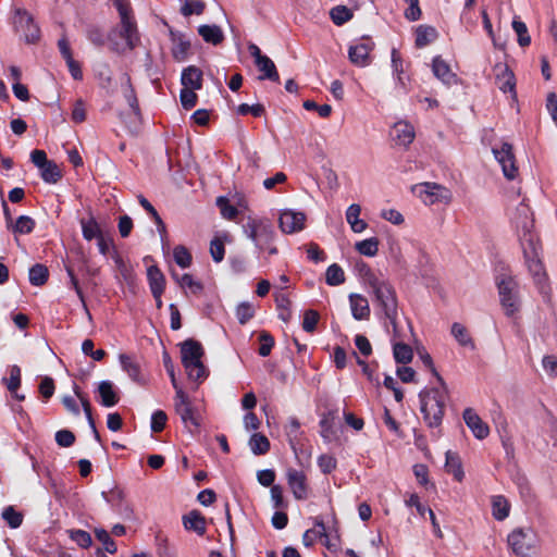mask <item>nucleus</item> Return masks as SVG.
Wrapping results in <instances>:
<instances>
[{
  "label": "nucleus",
  "mask_w": 557,
  "mask_h": 557,
  "mask_svg": "<svg viewBox=\"0 0 557 557\" xmlns=\"http://www.w3.org/2000/svg\"><path fill=\"white\" fill-rule=\"evenodd\" d=\"M198 34L206 42L215 46L224 40V34L218 25H200L198 27Z\"/></svg>",
  "instance_id": "7c9ffc66"
},
{
  "label": "nucleus",
  "mask_w": 557,
  "mask_h": 557,
  "mask_svg": "<svg viewBox=\"0 0 557 557\" xmlns=\"http://www.w3.org/2000/svg\"><path fill=\"white\" fill-rule=\"evenodd\" d=\"M529 240H530L531 248H530V250H527V249L524 250L527 265H528L530 273L532 274V276L534 278V282L539 286L544 287V285L547 281V275H546L544 265L542 263L541 256H540L537 248L533 245L532 239H529Z\"/></svg>",
  "instance_id": "4468645a"
},
{
  "label": "nucleus",
  "mask_w": 557,
  "mask_h": 557,
  "mask_svg": "<svg viewBox=\"0 0 557 557\" xmlns=\"http://www.w3.org/2000/svg\"><path fill=\"white\" fill-rule=\"evenodd\" d=\"M95 535L97 540L102 543L103 548L108 553L114 554L116 552V545L114 541L110 537L109 533L104 529H96Z\"/></svg>",
  "instance_id": "5fc2aeb1"
},
{
  "label": "nucleus",
  "mask_w": 557,
  "mask_h": 557,
  "mask_svg": "<svg viewBox=\"0 0 557 557\" xmlns=\"http://www.w3.org/2000/svg\"><path fill=\"white\" fill-rule=\"evenodd\" d=\"M393 332V356L397 363L407 364L412 359V349L405 343L411 330L406 318L398 311L394 290L385 287V330Z\"/></svg>",
  "instance_id": "f257e3e1"
},
{
  "label": "nucleus",
  "mask_w": 557,
  "mask_h": 557,
  "mask_svg": "<svg viewBox=\"0 0 557 557\" xmlns=\"http://www.w3.org/2000/svg\"><path fill=\"white\" fill-rule=\"evenodd\" d=\"M259 339H260V347H259L260 356H262V357L269 356L271 352V349L274 345L273 337L269 333L262 332L259 336Z\"/></svg>",
  "instance_id": "680f3d73"
},
{
  "label": "nucleus",
  "mask_w": 557,
  "mask_h": 557,
  "mask_svg": "<svg viewBox=\"0 0 557 557\" xmlns=\"http://www.w3.org/2000/svg\"><path fill=\"white\" fill-rule=\"evenodd\" d=\"M166 413L162 410H157L151 416V430L156 433L161 432L166 423Z\"/></svg>",
  "instance_id": "e2e57ef3"
},
{
  "label": "nucleus",
  "mask_w": 557,
  "mask_h": 557,
  "mask_svg": "<svg viewBox=\"0 0 557 557\" xmlns=\"http://www.w3.org/2000/svg\"><path fill=\"white\" fill-rule=\"evenodd\" d=\"M509 504L504 496L497 495L493 497L492 513L496 520L502 521L506 519L509 515Z\"/></svg>",
  "instance_id": "e433bc0d"
},
{
  "label": "nucleus",
  "mask_w": 557,
  "mask_h": 557,
  "mask_svg": "<svg viewBox=\"0 0 557 557\" xmlns=\"http://www.w3.org/2000/svg\"><path fill=\"white\" fill-rule=\"evenodd\" d=\"M119 12L120 24L108 34L110 49L117 53L133 50L139 45L140 37L132 8L127 0H111Z\"/></svg>",
  "instance_id": "f03ea898"
},
{
  "label": "nucleus",
  "mask_w": 557,
  "mask_h": 557,
  "mask_svg": "<svg viewBox=\"0 0 557 557\" xmlns=\"http://www.w3.org/2000/svg\"><path fill=\"white\" fill-rule=\"evenodd\" d=\"M147 275L151 293L156 299H159L165 287L164 276L162 272L154 265L148 268Z\"/></svg>",
  "instance_id": "bb28decb"
},
{
  "label": "nucleus",
  "mask_w": 557,
  "mask_h": 557,
  "mask_svg": "<svg viewBox=\"0 0 557 557\" xmlns=\"http://www.w3.org/2000/svg\"><path fill=\"white\" fill-rule=\"evenodd\" d=\"M35 220L28 215H21L10 227L15 234H29L35 228Z\"/></svg>",
  "instance_id": "37998d69"
},
{
  "label": "nucleus",
  "mask_w": 557,
  "mask_h": 557,
  "mask_svg": "<svg viewBox=\"0 0 557 557\" xmlns=\"http://www.w3.org/2000/svg\"><path fill=\"white\" fill-rule=\"evenodd\" d=\"M244 234L253 243L259 252L275 239V231L270 220L257 215H247L243 224Z\"/></svg>",
  "instance_id": "20e7f679"
},
{
  "label": "nucleus",
  "mask_w": 557,
  "mask_h": 557,
  "mask_svg": "<svg viewBox=\"0 0 557 557\" xmlns=\"http://www.w3.org/2000/svg\"><path fill=\"white\" fill-rule=\"evenodd\" d=\"M440 385V387L425 389L419 394L420 409L424 421L430 428L440 426L444 417L447 389L444 382Z\"/></svg>",
  "instance_id": "7ed1b4c3"
},
{
  "label": "nucleus",
  "mask_w": 557,
  "mask_h": 557,
  "mask_svg": "<svg viewBox=\"0 0 557 557\" xmlns=\"http://www.w3.org/2000/svg\"><path fill=\"white\" fill-rule=\"evenodd\" d=\"M492 152L502 168L503 174L507 180L516 178L518 168L516 165V158L512 151V146L508 143L502 141L492 148Z\"/></svg>",
  "instance_id": "9d476101"
},
{
  "label": "nucleus",
  "mask_w": 557,
  "mask_h": 557,
  "mask_svg": "<svg viewBox=\"0 0 557 557\" xmlns=\"http://www.w3.org/2000/svg\"><path fill=\"white\" fill-rule=\"evenodd\" d=\"M205 10V3L200 0H185L181 12L185 16H189L191 14H201Z\"/></svg>",
  "instance_id": "3c124183"
},
{
  "label": "nucleus",
  "mask_w": 557,
  "mask_h": 557,
  "mask_svg": "<svg viewBox=\"0 0 557 557\" xmlns=\"http://www.w3.org/2000/svg\"><path fill=\"white\" fill-rule=\"evenodd\" d=\"M174 409L175 412L180 416L184 426L189 432H194L199 428V413L184 391H178V393H175Z\"/></svg>",
  "instance_id": "6e6552de"
},
{
  "label": "nucleus",
  "mask_w": 557,
  "mask_h": 557,
  "mask_svg": "<svg viewBox=\"0 0 557 557\" xmlns=\"http://www.w3.org/2000/svg\"><path fill=\"white\" fill-rule=\"evenodd\" d=\"M158 554L161 557H174V554L170 547V543L166 536L157 535L156 537Z\"/></svg>",
  "instance_id": "338daca9"
},
{
  "label": "nucleus",
  "mask_w": 557,
  "mask_h": 557,
  "mask_svg": "<svg viewBox=\"0 0 557 557\" xmlns=\"http://www.w3.org/2000/svg\"><path fill=\"white\" fill-rule=\"evenodd\" d=\"M330 16L337 26L345 24L352 17V11L345 5H337L331 9Z\"/></svg>",
  "instance_id": "a19ab883"
},
{
  "label": "nucleus",
  "mask_w": 557,
  "mask_h": 557,
  "mask_svg": "<svg viewBox=\"0 0 557 557\" xmlns=\"http://www.w3.org/2000/svg\"><path fill=\"white\" fill-rule=\"evenodd\" d=\"M361 208L357 203H352L346 211V220L355 233H361L366 230L367 224L363 220L359 219Z\"/></svg>",
  "instance_id": "473e14b6"
},
{
  "label": "nucleus",
  "mask_w": 557,
  "mask_h": 557,
  "mask_svg": "<svg viewBox=\"0 0 557 557\" xmlns=\"http://www.w3.org/2000/svg\"><path fill=\"white\" fill-rule=\"evenodd\" d=\"M183 525L187 531H194L198 535H203L206 532L205 518L196 510L183 516Z\"/></svg>",
  "instance_id": "cd10ccee"
},
{
  "label": "nucleus",
  "mask_w": 557,
  "mask_h": 557,
  "mask_svg": "<svg viewBox=\"0 0 557 557\" xmlns=\"http://www.w3.org/2000/svg\"><path fill=\"white\" fill-rule=\"evenodd\" d=\"M173 258L176 264L183 269L189 268L191 264V255L184 246H176L174 248Z\"/></svg>",
  "instance_id": "de8ad7c7"
},
{
  "label": "nucleus",
  "mask_w": 557,
  "mask_h": 557,
  "mask_svg": "<svg viewBox=\"0 0 557 557\" xmlns=\"http://www.w3.org/2000/svg\"><path fill=\"white\" fill-rule=\"evenodd\" d=\"M248 51L255 59V63L258 70L262 72V75L259 76L260 79L280 82V76L274 62L269 57L262 54L260 48L257 45L250 44L248 46Z\"/></svg>",
  "instance_id": "f8f14e48"
},
{
  "label": "nucleus",
  "mask_w": 557,
  "mask_h": 557,
  "mask_svg": "<svg viewBox=\"0 0 557 557\" xmlns=\"http://www.w3.org/2000/svg\"><path fill=\"white\" fill-rule=\"evenodd\" d=\"M432 71L436 78L445 85H453L457 81L456 74L450 66L441 57H435L432 61Z\"/></svg>",
  "instance_id": "5701e85b"
},
{
  "label": "nucleus",
  "mask_w": 557,
  "mask_h": 557,
  "mask_svg": "<svg viewBox=\"0 0 557 557\" xmlns=\"http://www.w3.org/2000/svg\"><path fill=\"white\" fill-rule=\"evenodd\" d=\"M122 369L127 373L129 379L136 383L144 384L145 377L141 373L140 363L132 356L121 354L119 356Z\"/></svg>",
  "instance_id": "4be33fe9"
},
{
  "label": "nucleus",
  "mask_w": 557,
  "mask_h": 557,
  "mask_svg": "<svg viewBox=\"0 0 557 557\" xmlns=\"http://www.w3.org/2000/svg\"><path fill=\"white\" fill-rule=\"evenodd\" d=\"M413 473L420 485L424 487H434V484L429 480V469L425 465L419 463L413 466Z\"/></svg>",
  "instance_id": "6e6d98bb"
},
{
  "label": "nucleus",
  "mask_w": 557,
  "mask_h": 557,
  "mask_svg": "<svg viewBox=\"0 0 557 557\" xmlns=\"http://www.w3.org/2000/svg\"><path fill=\"white\" fill-rule=\"evenodd\" d=\"M14 26L21 32L28 44L36 42L40 37L39 27L35 24L33 16L24 9H16Z\"/></svg>",
  "instance_id": "9b49d317"
},
{
  "label": "nucleus",
  "mask_w": 557,
  "mask_h": 557,
  "mask_svg": "<svg viewBox=\"0 0 557 557\" xmlns=\"http://www.w3.org/2000/svg\"><path fill=\"white\" fill-rule=\"evenodd\" d=\"M41 178L48 184H55L61 178V172L58 165L49 161L42 168H40Z\"/></svg>",
  "instance_id": "c03bdc74"
},
{
  "label": "nucleus",
  "mask_w": 557,
  "mask_h": 557,
  "mask_svg": "<svg viewBox=\"0 0 557 557\" xmlns=\"http://www.w3.org/2000/svg\"><path fill=\"white\" fill-rule=\"evenodd\" d=\"M121 84L123 87L124 97H125L128 106L131 107V109L134 111L135 114H138V112H139L138 101H137L135 91L133 89V86L131 84V77L128 74L122 75Z\"/></svg>",
  "instance_id": "c9c22d12"
},
{
  "label": "nucleus",
  "mask_w": 557,
  "mask_h": 557,
  "mask_svg": "<svg viewBox=\"0 0 557 557\" xmlns=\"http://www.w3.org/2000/svg\"><path fill=\"white\" fill-rule=\"evenodd\" d=\"M407 9L405 10V16L409 21H417L421 17V10L419 7V0H405Z\"/></svg>",
  "instance_id": "0e129e2a"
},
{
  "label": "nucleus",
  "mask_w": 557,
  "mask_h": 557,
  "mask_svg": "<svg viewBox=\"0 0 557 557\" xmlns=\"http://www.w3.org/2000/svg\"><path fill=\"white\" fill-rule=\"evenodd\" d=\"M349 302L351 308L352 317L356 320H363L369 317L370 308L368 300L358 294H351L349 296Z\"/></svg>",
  "instance_id": "c85d7f7f"
},
{
  "label": "nucleus",
  "mask_w": 557,
  "mask_h": 557,
  "mask_svg": "<svg viewBox=\"0 0 557 557\" xmlns=\"http://www.w3.org/2000/svg\"><path fill=\"white\" fill-rule=\"evenodd\" d=\"M451 335L461 346L474 348L473 341L462 324L454 323L451 325Z\"/></svg>",
  "instance_id": "ea45409f"
},
{
  "label": "nucleus",
  "mask_w": 557,
  "mask_h": 557,
  "mask_svg": "<svg viewBox=\"0 0 557 557\" xmlns=\"http://www.w3.org/2000/svg\"><path fill=\"white\" fill-rule=\"evenodd\" d=\"M356 249L361 255L372 257L379 250V240L375 238H369V239L361 240L356 244Z\"/></svg>",
  "instance_id": "49530a36"
},
{
  "label": "nucleus",
  "mask_w": 557,
  "mask_h": 557,
  "mask_svg": "<svg viewBox=\"0 0 557 557\" xmlns=\"http://www.w3.org/2000/svg\"><path fill=\"white\" fill-rule=\"evenodd\" d=\"M172 275H173L174 280L183 288L188 287L194 293L201 289V285L198 282H196L190 274L185 273V274L178 276L177 274L173 273Z\"/></svg>",
  "instance_id": "13d9d810"
},
{
  "label": "nucleus",
  "mask_w": 557,
  "mask_h": 557,
  "mask_svg": "<svg viewBox=\"0 0 557 557\" xmlns=\"http://www.w3.org/2000/svg\"><path fill=\"white\" fill-rule=\"evenodd\" d=\"M255 314V308L250 302H242L236 308V317L240 324L247 323Z\"/></svg>",
  "instance_id": "8fccbe9b"
},
{
  "label": "nucleus",
  "mask_w": 557,
  "mask_h": 557,
  "mask_svg": "<svg viewBox=\"0 0 557 557\" xmlns=\"http://www.w3.org/2000/svg\"><path fill=\"white\" fill-rule=\"evenodd\" d=\"M319 319H320V315L315 310L310 309V310L305 311L302 329L308 333H312L317 327Z\"/></svg>",
  "instance_id": "4d7b16f0"
},
{
  "label": "nucleus",
  "mask_w": 557,
  "mask_h": 557,
  "mask_svg": "<svg viewBox=\"0 0 557 557\" xmlns=\"http://www.w3.org/2000/svg\"><path fill=\"white\" fill-rule=\"evenodd\" d=\"M392 70L400 89L406 90L409 82V76L407 75V66L399 52L395 49L392 51Z\"/></svg>",
  "instance_id": "b1692460"
},
{
  "label": "nucleus",
  "mask_w": 557,
  "mask_h": 557,
  "mask_svg": "<svg viewBox=\"0 0 557 557\" xmlns=\"http://www.w3.org/2000/svg\"><path fill=\"white\" fill-rule=\"evenodd\" d=\"M197 89H190V88H182L181 90V103L186 109L189 110L194 108L197 103Z\"/></svg>",
  "instance_id": "bf43d9fd"
},
{
  "label": "nucleus",
  "mask_w": 557,
  "mask_h": 557,
  "mask_svg": "<svg viewBox=\"0 0 557 557\" xmlns=\"http://www.w3.org/2000/svg\"><path fill=\"white\" fill-rule=\"evenodd\" d=\"M71 539L82 548H88L92 544L91 536L84 530H75L71 532Z\"/></svg>",
  "instance_id": "052dcab7"
},
{
  "label": "nucleus",
  "mask_w": 557,
  "mask_h": 557,
  "mask_svg": "<svg viewBox=\"0 0 557 557\" xmlns=\"http://www.w3.org/2000/svg\"><path fill=\"white\" fill-rule=\"evenodd\" d=\"M392 141L400 147H407L414 139L413 126L405 121H399L394 124L389 132Z\"/></svg>",
  "instance_id": "f3484780"
},
{
  "label": "nucleus",
  "mask_w": 557,
  "mask_h": 557,
  "mask_svg": "<svg viewBox=\"0 0 557 557\" xmlns=\"http://www.w3.org/2000/svg\"><path fill=\"white\" fill-rule=\"evenodd\" d=\"M372 47L370 42L362 40L352 46L348 50V57L352 64L357 66H367L370 63V52Z\"/></svg>",
  "instance_id": "aec40b11"
},
{
  "label": "nucleus",
  "mask_w": 557,
  "mask_h": 557,
  "mask_svg": "<svg viewBox=\"0 0 557 557\" xmlns=\"http://www.w3.org/2000/svg\"><path fill=\"white\" fill-rule=\"evenodd\" d=\"M81 226L83 237L88 242L92 239L97 240L99 237L103 235V232L99 223L96 221L94 216H90L88 219H82Z\"/></svg>",
  "instance_id": "2f4dec72"
},
{
  "label": "nucleus",
  "mask_w": 557,
  "mask_h": 557,
  "mask_svg": "<svg viewBox=\"0 0 557 557\" xmlns=\"http://www.w3.org/2000/svg\"><path fill=\"white\" fill-rule=\"evenodd\" d=\"M306 214L304 212L286 209L281 212L278 225L283 233L293 234L305 228Z\"/></svg>",
  "instance_id": "2eb2a0df"
},
{
  "label": "nucleus",
  "mask_w": 557,
  "mask_h": 557,
  "mask_svg": "<svg viewBox=\"0 0 557 557\" xmlns=\"http://www.w3.org/2000/svg\"><path fill=\"white\" fill-rule=\"evenodd\" d=\"M326 284L330 286H337L345 282V274L343 269L336 264H331L325 273Z\"/></svg>",
  "instance_id": "79ce46f5"
},
{
  "label": "nucleus",
  "mask_w": 557,
  "mask_h": 557,
  "mask_svg": "<svg viewBox=\"0 0 557 557\" xmlns=\"http://www.w3.org/2000/svg\"><path fill=\"white\" fill-rule=\"evenodd\" d=\"M445 471L453 475L457 482H462L465 479L463 463L458 453L447 450L445 454Z\"/></svg>",
  "instance_id": "412c9836"
},
{
  "label": "nucleus",
  "mask_w": 557,
  "mask_h": 557,
  "mask_svg": "<svg viewBox=\"0 0 557 557\" xmlns=\"http://www.w3.org/2000/svg\"><path fill=\"white\" fill-rule=\"evenodd\" d=\"M512 28L513 30L516 32L517 36H518V42L521 47H525V46H529L530 45V41H531V38L530 36L528 35V28H527V25L519 21V20H513L512 21Z\"/></svg>",
  "instance_id": "09e8293b"
},
{
  "label": "nucleus",
  "mask_w": 557,
  "mask_h": 557,
  "mask_svg": "<svg viewBox=\"0 0 557 557\" xmlns=\"http://www.w3.org/2000/svg\"><path fill=\"white\" fill-rule=\"evenodd\" d=\"M304 108L309 111L315 110L321 117H327L332 113L330 104H317L313 100H306Z\"/></svg>",
  "instance_id": "69168bd1"
},
{
  "label": "nucleus",
  "mask_w": 557,
  "mask_h": 557,
  "mask_svg": "<svg viewBox=\"0 0 557 557\" xmlns=\"http://www.w3.org/2000/svg\"><path fill=\"white\" fill-rule=\"evenodd\" d=\"M98 393L103 407H113L119 403V396L110 381H101L98 385Z\"/></svg>",
  "instance_id": "c756f323"
},
{
  "label": "nucleus",
  "mask_w": 557,
  "mask_h": 557,
  "mask_svg": "<svg viewBox=\"0 0 557 557\" xmlns=\"http://www.w3.org/2000/svg\"><path fill=\"white\" fill-rule=\"evenodd\" d=\"M286 480L294 497L298 500H305L309 497L310 487L307 474L304 470L288 468L286 470Z\"/></svg>",
  "instance_id": "ddd939ff"
},
{
  "label": "nucleus",
  "mask_w": 557,
  "mask_h": 557,
  "mask_svg": "<svg viewBox=\"0 0 557 557\" xmlns=\"http://www.w3.org/2000/svg\"><path fill=\"white\" fill-rule=\"evenodd\" d=\"M182 363L189 380L199 382L207 377V370L201 361L203 349L200 343L187 339L181 345Z\"/></svg>",
  "instance_id": "39448f33"
},
{
  "label": "nucleus",
  "mask_w": 557,
  "mask_h": 557,
  "mask_svg": "<svg viewBox=\"0 0 557 557\" xmlns=\"http://www.w3.org/2000/svg\"><path fill=\"white\" fill-rule=\"evenodd\" d=\"M216 205L220 208L221 214L227 220H234L238 213L237 209L232 206L228 200L224 197L216 199Z\"/></svg>",
  "instance_id": "864d4df0"
},
{
  "label": "nucleus",
  "mask_w": 557,
  "mask_h": 557,
  "mask_svg": "<svg viewBox=\"0 0 557 557\" xmlns=\"http://www.w3.org/2000/svg\"><path fill=\"white\" fill-rule=\"evenodd\" d=\"M462 417L465 423L478 440H484L488 436V425L479 417V414L472 408H467L463 411Z\"/></svg>",
  "instance_id": "a211bd4d"
},
{
  "label": "nucleus",
  "mask_w": 557,
  "mask_h": 557,
  "mask_svg": "<svg viewBox=\"0 0 557 557\" xmlns=\"http://www.w3.org/2000/svg\"><path fill=\"white\" fill-rule=\"evenodd\" d=\"M496 84L503 92H510L516 97V79L507 64L497 63L493 69Z\"/></svg>",
  "instance_id": "dca6fc26"
},
{
  "label": "nucleus",
  "mask_w": 557,
  "mask_h": 557,
  "mask_svg": "<svg viewBox=\"0 0 557 557\" xmlns=\"http://www.w3.org/2000/svg\"><path fill=\"white\" fill-rule=\"evenodd\" d=\"M228 240V234L224 233L221 236H215L210 243V255L215 262H221L224 259L225 248L224 244Z\"/></svg>",
  "instance_id": "4c0bfd02"
},
{
  "label": "nucleus",
  "mask_w": 557,
  "mask_h": 557,
  "mask_svg": "<svg viewBox=\"0 0 557 557\" xmlns=\"http://www.w3.org/2000/svg\"><path fill=\"white\" fill-rule=\"evenodd\" d=\"M48 278V270L42 264H35L29 269V282L35 286H40Z\"/></svg>",
  "instance_id": "a18cd8bd"
},
{
  "label": "nucleus",
  "mask_w": 557,
  "mask_h": 557,
  "mask_svg": "<svg viewBox=\"0 0 557 557\" xmlns=\"http://www.w3.org/2000/svg\"><path fill=\"white\" fill-rule=\"evenodd\" d=\"M497 284L500 304L506 315L511 317L519 310L518 284L509 276L500 278Z\"/></svg>",
  "instance_id": "1a4fd4ad"
},
{
  "label": "nucleus",
  "mask_w": 557,
  "mask_h": 557,
  "mask_svg": "<svg viewBox=\"0 0 557 557\" xmlns=\"http://www.w3.org/2000/svg\"><path fill=\"white\" fill-rule=\"evenodd\" d=\"M437 30L429 25H420L416 29V46L423 48L437 38Z\"/></svg>",
  "instance_id": "72a5a7b5"
},
{
  "label": "nucleus",
  "mask_w": 557,
  "mask_h": 557,
  "mask_svg": "<svg viewBox=\"0 0 557 557\" xmlns=\"http://www.w3.org/2000/svg\"><path fill=\"white\" fill-rule=\"evenodd\" d=\"M73 391H74L75 396L79 399V401L82 404V407L86 414L88 424L92 430L95 438L97 441H100V435L96 429L95 421L91 416V407H90V403H89L88 398L86 397V395L81 391V388L77 385H74Z\"/></svg>",
  "instance_id": "f704fd0d"
},
{
  "label": "nucleus",
  "mask_w": 557,
  "mask_h": 557,
  "mask_svg": "<svg viewBox=\"0 0 557 557\" xmlns=\"http://www.w3.org/2000/svg\"><path fill=\"white\" fill-rule=\"evenodd\" d=\"M181 83L184 88L201 89L202 87V72L195 65H189L183 70Z\"/></svg>",
  "instance_id": "a878e982"
},
{
  "label": "nucleus",
  "mask_w": 557,
  "mask_h": 557,
  "mask_svg": "<svg viewBox=\"0 0 557 557\" xmlns=\"http://www.w3.org/2000/svg\"><path fill=\"white\" fill-rule=\"evenodd\" d=\"M248 445H249L250 450L255 455H264L270 449L269 440L260 433L252 434L249 438Z\"/></svg>",
  "instance_id": "58836bf2"
},
{
  "label": "nucleus",
  "mask_w": 557,
  "mask_h": 557,
  "mask_svg": "<svg viewBox=\"0 0 557 557\" xmlns=\"http://www.w3.org/2000/svg\"><path fill=\"white\" fill-rule=\"evenodd\" d=\"M170 36L172 42L171 52L173 58L178 62L185 61L190 50L189 39L186 38L185 35L173 30L170 32Z\"/></svg>",
  "instance_id": "6ab92c4d"
},
{
  "label": "nucleus",
  "mask_w": 557,
  "mask_h": 557,
  "mask_svg": "<svg viewBox=\"0 0 557 557\" xmlns=\"http://www.w3.org/2000/svg\"><path fill=\"white\" fill-rule=\"evenodd\" d=\"M542 366L549 376H557V357L553 355L544 356Z\"/></svg>",
  "instance_id": "774afa93"
},
{
  "label": "nucleus",
  "mask_w": 557,
  "mask_h": 557,
  "mask_svg": "<svg viewBox=\"0 0 557 557\" xmlns=\"http://www.w3.org/2000/svg\"><path fill=\"white\" fill-rule=\"evenodd\" d=\"M2 518L13 529L18 528L23 521V516L11 506L4 508L2 511Z\"/></svg>",
  "instance_id": "603ef678"
},
{
  "label": "nucleus",
  "mask_w": 557,
  "mask_h": 557,
  "mask_svg": "<svg viewBox=\"0 0 557 557\" xmlns=\"http://www.w3.org/2000/svg\"><path fill=\"white\" fill-rule=\"evenodd\" d=\"M513 223L518 231H522L523 235H530L533 227V219L530 208L521 202L517 208V216L513 219Z\"/></svg>",
  "instance_id": "393cba45"
},
{
  "label": "nucleus",
  "mask_w": 557,
  "mask_h": 557,
  "mask_svg": "<svg viewBox=\"0 0 557 557\" xmlns=\"http://www.w3.org/2000/svg\"><path fill=\"white\" fill-rule=\"evenodd\" d=\"M507 543L512 553L520 557H532L540 547V539L532 528H517L508 534Z\"/></svg>",
  "instance_id": "423d86ee"
},
{
  "label": "nucleus",
  "mask_w": 557,
  "mask_h": 557,
  "mask_svg": "<svg viewBox=\"0 0 557 557\" xmlns=\"http://www.w3.org/2000/svg\"><path fill=\"white\" fill-rule=\"evenodd\" d=\"M412 191L426 206L449 203L453 198L451 191L448 188L430 182L414 185Z\"/></svg>",
  "instance_id": "0eeeda50"
}]
</instances>
